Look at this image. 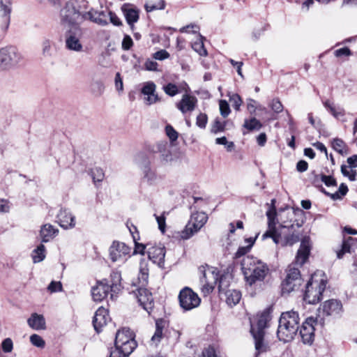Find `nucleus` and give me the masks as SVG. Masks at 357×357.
Returning a JSON list of instances; mask_svg holds the SVG:
<instances>
[{
  "mask_svg": "<svg viewBox=\"0 0 357 357\" xmlns=\"http://www.w3.org/2000/svg\"><path fill=\"white\" fill-rule=\"evenodd\" d=\"M202 276L200 278L202 292L204 296L211 293L218 284L219 292L225 291L227 288L231 280V275L228 273H220L217 268L213 267L200 268Z\"/></svg>",
  "mask_w": 357,
  "mask_h": 357,
  "instance_id": "obj_1",
  "label": "nucleus"
},
{
  "mask_svg": "<svg viewBox=\"0 0 357 357\" xmlns=\"http://www.w3.org/2000/svg\"><path fill=\"white\" fill-rule=\"evenodd\" d=\"M266 216L268 218V230L263 234L262 238H271L273 242L282 246L292 245L299 241V234L295 229H287L289 234H285L284 230H278L276 228V222L275 218L276 213L275 211H267Z\"/></svg>",
  "mask_w": 357,
  "mask_h": 357,
  "instance_id": "obj_2",
  "label": "nucleus"
},
{
  "mask_svg": "<svg viewBox=\"0 0 357 357\" xmlns=\"http://www.w3.org/2000/svg\"><path fill=\"white\" fill-rule=\"evenodd\" d=\"M241 269L245 282L250 286L258 281H262L268 271V268L264 263L250 255L243 257Z\"/></svg>",
  "mask_w": 357,
  "mask_h": 357,
  "instance_id": "obj_3",
  "label": "nucleus"
},
{
  "mask_svg": "<svg viewBox=\"0 0 357 357\" xmlns=\"http://www.w3.org/2000/svg\"><path fill=\"white\" fill-rule=\"evenodd\" d=\"M298 312L291 310L282 312L279 319L277 335L280 341L287 342L294 339L299 328Z\"/></svg>",
  "mask_w": 357,
  "mask_h": 357,
  "instance_id": "obj_4",
  "label": "nucleus"
},
{
  "mask_svg": "<svg viewBox=\"0 0 357 357\" xmlns=\"http://www.w3.org/2000/svg\"><path fill=\"white\" fill-rule=\"evenodd\" d=\"M271 310L270 308L265 309L261 313L257 314L256 324L251 323L250 332L255 340V347L257 354L266 352L268 344L264 342V329L267 323L271 319Z\"/></svg>",
  "mask_w": 357,
  "mask_h": 357,
  "instance_id": "obj_5",
  "label": "nucleus"
},
{
  "mask_svg": "<svg viewBox=\"0 0 357 357\" xmlns=\"http://www.w3.org/2000/svg\"><path fill=\"white\" fill-rule=\"evenodd\" d=\"M22 59V54L16 47L7 46L0 48V70L15 66Z\"/></svg>",
  "mask_w": 357,
  "mask_h": 357,
  "instance_id": "obj_6",
  "label": "nucleus"
},
{
  "mask_svg": "<svg viewBox=\"0 0 357 357\" xmlns=\"http://www.w3.org/2000/svg\"><path fill=\"white\" fill-rule=\"evenodd\" d=\"M326 288V282L321 280L319 282L314 281L312 278L306 284L305 291L303 296L304 301L309 304L318 303L322 296Z\"/></svg>",
  "mask_w": 357,
  "mask_h": 357,
  "instance_id": "obj_7",
  "label": "nucleus"
},
{
  "mask_svg": "<svg viewBox=\"0 0 357 357\" xmlns=\"http://www.w3.org/2000/svg\"><path fill=\"white\" fill-rule=\"evenodd\" d=\"M303 283V279L298 268L289 266L285 279L282 283V294H289L299 289Z\"/></svg>",
  "mask_w": 357,
  "mask_h": 357,
  "instance_id": "obj_8",
  "label": "nucleus"
},
{
  "mask_svg": "<svg viewBox=\"0 0 357 357\" xmlns=\"http://www.w3.org/2000/svg\"><path fill=\"white\" fill-rule=\"evenodd\" d=\"M207 215L203 212H197L192 215L185 228L181 232L183 239H188L197 232L206 222Z\"/></svg>",
  "mask_w": 357,
  "mask_h": 357,
  "instance_id": "obj_9",
  "label": "nucleus"
},
{
  "mask_svg": "<svg viewBox=\"0 0 357 357\" xmlns=\"http://www.w3.org/2000/svg\"><path fill=\"white\" fill-rule=\"evenodd\" d=\"M178 300L181 307L186 311L198 307L201 302L199 296L189 287H185L180 291Z\"/></svg>",
  "mask_w": 357,
  "mask_h": 357,
  "instance_id": "obj_10",
  "label": "nucleus"
},
{
  "mask_svg": "<svg viewBox=\"0 0 357 357\" xmlns=\"http://www.w3.org/2000/svg\"><path fill=\"white\" fill-rule=\"evenodd\" d=\"M317 323H322V319L319 320L318 318L308 317L303 323L300 328V336L304 344H312L314 337V325Z\"/></svg>",
  "mask_w": 357,
  "mask_h": 357,
  "instance_id": "obj_11",
  "label": "nucleus"
},
{
  "mask_svg": "<svg viewBox=\"0 0 357 357\" xmlns=\"http://www.w3.org/2000/svg\"><path fill=\"white\" fill-rule=\"evenodd\" d=\"M82 35V30L79 26H73L66 33V48L80 52L83 50V45L80 42V38Z\"/></svg>",
  "mask_w": 357,
  "mask_h": 357,
  "instance_id": "obj_12",
  "label": "nucleus"
},
{
  "mask_svg": "<svg viewBox=\"0 0 357 357\" xmlns=\"http://www.w3.org/2000/svg\"><path fill=\"white\" fill-rule=\"evenodd\" d=\"M319 314L317 318L320 320L325 316L337 317L339 316L342 312V305L340 301L335 299H331L325 301L321 307L318 310Z\"/></svg>",
  "mask_w": 357,
  "mask_h": 357,
  "instance_id": "obj_13",
  "label": "nucleus"
},
{
  "mask_svg": "<svg viewBox=\"0 0 357 357\" xmlns=\"http://www.w3.org/2000/svg\"><path fill=\"white\" fill-rule=\"evenodd\" d=\"M136 162L142 169L143 172V182L148 185H154L157 181L155 172L150 167V161L143 154L139 155L136 158Z\"/></svg>",
  "mask_w": 357,
  "mask_h": 357,
  "instance_id": "obj_14",
  "label": "nucleus"
},
{
  "mask_svg": "<svg viewBox=\"0 0 357 357\" xmlns=\"http://www.w3.org/2000/svg\"><path fill=\"white\" fill-rule=\"evenodd\" d=\"M294 212L289 208H282L276 213L275 222L280 224L278 230L294 229L295 225L293 222Z\"/></svg>",
  "mask_w": 357,
  "mask_h": 357,
  "instance_id": "obj_15",
  "label": "nucleus"
},
{
  "mask_svg": "<svg viewBox=\"0 0 357 357\" xmlns=\"http://www.w3.org/2000/svg\"><path fill=\"white\" fill-rule=\"evenodd\" d=\"M130 248L124 243L113 242L109 248V255L112 261H124L126 256L129 255Z\"/></svg>",
  "mask_w": 357,
  "mask_h": 357,
  "instance_id": "obj_16",
  "label": "nucleus"
},
{
  "mask_svg": "<svg viewBox=\"0 0 357 357\" xmlns=\"http://www.w3.org/2000/svg\"><path fill=\"white\" fill-rule=\"evenodd\" d=\"M80 17V13L75 8L73 3H67L64 8L61 10L62 22L68 23L71 26H78L77 21Z\"/></svg>",
  "mask_w": 357,
  "mask_h": 357,
  "instance_id": "obj_17",
  "label": "nucleus"
},
{
  "mask_svg": "<svg viewBox=\"0 0 357 357\" xmlns=\"http://www.w3.org/2000/svg\"><path fill=\"white\" fill-rule=\"evenodd\" d=\"M136 295L140 305L150 314L154 306L152 294L147 289L139 287Z\"/></svg>",
  "mask_w": 357,
  "mask_h": 357,
  "instance_id": "obj_18",
  "label": "nucleus"
},
{
  "mask_svg": "<svg viewBox=\"0 0 357 357\" xmlns=\"http://www.w3.org/2000/svg\"><path fill=\"white\" fill-rule=\"evenodd\" d=\"M137 347L135 340L117 345L114 349H112L109 357H128Z\"/></svg>",
  "mask_w": 357,
  "mask_h": 357,
  "instance_id": "obj_19",
  "label": "nucleus"
},
{
  "mask_svg": "<svg viewBox=\"0 0 357 357\" xmlns=\"http://www.w3.org/2000/svg\"><path fill=\"white\" fill-rule=\"evenodd\" d=\"M310 238L308 237L303 238L295 259L297 265L301 266L306 262L310 253Z\"/></svg>",
  "mask_w": 357,
  "mask_h": 357,
  "instance_id": "obj_20",
  "label": "nucleus"
},
{
  "mask_svg": "<svg viewBox=\"0 0 357 357\" xmlns=\"http://www.w3.org/2000/svg\"><path fill=\"white\" fill-rule=\"evenodd\" d=\"M148 257L153 263L161 266L164 264L165 248L162 244L153 245L148 248Z\"/></svg>",
  "mask_w": 357,
  "mask_h": 357,
  "instance_id": "obj_21",
  "label": "nucleus"
},
{
  "mask_svg": "<svg viewBox=\"0 0 357 357\" xmlns=\"http://www.w3.org/2000/svg\"><path fill=\"white\" fill-rule=\"evenodd\" d=\"M109 320V313L105 307H99L93 318V325L97 333H100Z\"/></svg>",
  "mask_w": 357,
  "mask_h": 357,
  "instance_id": "obj_22",
  "label": "nucleus"
},
{
  "mask_svg": "<svg viewBox=\"0 0 357 357\" xmlns=\"http://www.w3.org/2000/svg\"><path fill=\"white\" fill-rule=\"evenodd\" d=\"M110 291L109 282L107 280L99 282L91 290L93 299L95 301H101L107 296Z\"/></svg>",
  "mask_w": 357,
  "mask_h": 357,
  "instance_id": "obj_23",
  "label": "nucleus"
},
{
  "mask_svg": "<svg viewBox=\"0 0 357 357\" xmlns=\"http://www.w3.org/2000/svg\"><path fill=\"white\" fill-rule=\"evenodd\" d=\"M197 103V99L193 96L189 94H184L181 100L176 103V107L183 113L185 114L188 112H192Z\"/></svg>",
  "mask_w": 357,
  "mask_h": 357,
  "instance_id": "obj_24",
  "label": "nucleus"
},
{
  "mask_svg": "<svg viewBox=\"0 0 357 357\" xmlns=\"http://www.w3.org/2000/svg\"><path fill=\"white\" fill-rule=\"evenodd\" d=\"M121 10L125 15L127 23L130 26L131 29H133L134 23L137 22L139 20L138 10L129 3H124L121 7Z\"/></svg>",
  "mask_w": 357,
  "mask_h": 357,
  "instance_id": "obj_25",
  "label": "nucleus"
},
{
  "mask_svg": "<svg viewBox=\"0 0 357 357\" xmlns=\"http://www.w3.org/2000/svg\"><path fill=\"white\" fill-rule=\"evenodd\" d=\"M156 85L153 82H145L142 89V93L147 96L146 98V104L151 105L159 100L157 93H155Z\"/></svg>",
  "mask_w": 357,
  "mask_h": 357,
  "instance_id": "obj_26",
  "label": "nucleus"
},
{
  "mask_svg": "<svg viewBox=\"0 0 357 357\" xmlns=\"http://www.w3.org/2000/svg\"><path fill=\"white\" fill-rule=\"evenodd\" d=\"M60 226L64 229L74 227L75 225V216L66 209H61L57 215Z\"/></svg>",
  "mask_w": 357,
  "mask_h": 357,
  "instance_id": "obj_27",
  "label": "nucleus"
},
{
  "mask_svg": "<svg viewBox=\"0 0 357 357\" xmlns=\"http://www.w3.org/2000/svg\"><path fill=\"white\" fill-rule=\"evenodd\" d=\"M135 340V334L130 328H123L116 333L114 346L122 345Z\"/></svg>",
  "mask_w": 357,
  "mask_h": 357,
  "instance_id": "obj_28",
  "label": "nucleus"
},
{
  "mask_svg": "<svg viewBox=\"0 0 357 357\" xmlns=\"http://www.w3.org/2000/svg\"><path fill=\"white\" fill-rule=\"evenodd\" d=\"M27 324L30 328L36 331L46 328V321L44 316L38 313H32L27 319Z\"/></svg>",
  "mask_w": 357,
  "mask_h": 357,
  "instance_id": "obj_29",
  "label": "nucleus"
},
{
  "mask_svg": "<svg viewBox=\"0 0 357 357\" xmlns=\"http://www.w3.org/2000/svg\"><path fill=\"white\" fill-rule=\"evenodd\" d=\"M0 8L1 14V29L3 33H5L8 29L10 20V12L11 7L10 6H8L3 3V1H0Z\"/></svg>",
  "mask_w": 357,
  "mask_h": 357,
  "instance_id": "obj_30",
  "label": "nucleus"
},
{
  "mask_svg": "<svg viewBox=\"0 0 357 357\" xmlns=\"http://www.w3.org/2000/svg\"><path fill=\"white\" fill-rule=\"evenodd\" d=\"M220 294L225 295L226 303L231 307L238 303L241 298V292L236 289H227L225 288V290L222 291Z\"/></svg>",
  "mask_w": 357,
  "mask_h": 357,
  "instance_id": "obj_31",
  "label": "nucleus"
},
{
  "mask_svg": "<svg viewBox=\"0 0 357 357\" xmlns=\"http://www.w3.org/2000/svg\"><path fill=\"white\" fill-rule=\"evenodd\" d=\"M167 326L166 320L158 319L155 321V331L151 339L153 344L157 345L163 337V329Z\"/></svg>",
  "mask_w": 357,
  "mask_h": 357,
  "instance_id": "obj_32",
  "label": "nucleus"
},
{
  "mask_svg": "<svg viewBox=\"0 0 357 357\" xmlns=\"http://www.w3.org/2000/svg\"><path fill=\"white\" fill-rule=\"evenodd\" d=\"M59 232L58 229H55L52 225L46 224L43 225L40 231V236L42 242L47 243L56 236Z\"/></svg>",
  "mask_w": 357,
  "mask_h": 357,
  "instance_id": "obj_33",
  "label": "nucleus"
},
{
  "mask_svg": "<svg viewBox=\"0 0 357 357\" xmlns=\"http://www.w3.org/2000/svg\"><path fill=\"white\" fill-rule=\"evenodd\" d=\"M357 243V238L353 237H349L347 239L343 241L342 248L337 252V257L339 259L343 257L344 255L347 252L351 253L354 252V246Z\"/></svg>",
  "mask_w": 357,
  "mask_h": 357,
  "instance_id": "obj_34",
  "label": "nucleus"
},
{
  "mask_svg": "<svg viewBox=\"0 0 357 357\" xmlns=\"http://www.w3.org/2000/svg\"><path fill=\"white\" fill-rule=\"evenodd\" d=\"M86 15L89 20L99 25L105 26L108 24L105 19L106 15L104 11H97L91 9Z\"/></svg>",
  "mask_w": 357,
  "mask_h": 357,
  "instance_id": "obj_35",
  "label": "nucleus"
},
{
  "mask_svg": "<svg viewBox=\"0 0 357 357\" xmlns=\"http://www.w3.org/2000/svg\"><path fill=\"white\" fill-rule=\"evenodd\" d=\"M109 289L111 292L118 293L121 289V275L119 271H113L110 275Z\"/></svg>",
  "mask_w": 357,
  "mask_h": 357,
  "instance_id": "obj_36",
  "label": "nucleus"
},
{
  "mask_svg": "<svg viewBox=\"0 0 357 357\" xmlns=\"http://www.w3.org/2000/svg\"><path fill=\"white\" fill-rule=\"evenodd\" d=\"M128 228H129L130 233L132 234L133 241L135 242L134 253L144 255V250L146 248V245H144L142 243H139L137 242V241L139 240V234L137 231V227L134 225H132V228L129 227H128Z\"/></svg>",
  "mask_w": 357,
  "mask_h": 357,
  "instance_id": "obj_37",
  "label": "nucleus"
},
{
  "mask_svg": "<svg viewBox=\"0 0 357 357\" xmlns=\"http://www.w3.org/2000/svg\"><path fill=\"white\" fill-rule=\"evenodd\" d=\"M162 89L167 95L171 97H173L179 93L181 89L187 91V89L185 87H183L182 86H178L173 83H168L167 84L164 85Z\"/></svg>",
  "mask_w": 357,
  "mask_h": 357,
  "instance_id": "obj_38",
  "label": "nucleus"
},
{
  "mask_svg": "<svg viewBox=\"0 0 357 357\" xmlns=\"http://www.w3.org/2000/svg\"><path fill=\"white\" fill-rule=\"evenodd\" d=\"M32 259L33 263H39L45 258V247L40 244L32 252Z\"/></svg>",
  "mask_w": 357,
  "mask_h": 357,
  "instance_id": "obj_39",
  "label": "nucleus"
},
{
  "mask_svg": "<svg viewBox=\"0 0 357 357\" xmlns=\"http://www.w3.org/2000/svg\"><path fill=\"white\" fill-rule=\"evenodd\" d=\"M333 149L341 155L347 153V146L346 143L340 138H335L332 141Z\"/></svg>",
  "mask_w": 357,
  "mask_h": 357,
  "instance_id": "obj_40",
  "label": "nucleus"
},
{
  "mask_svg": "<svg viewBox=\"0 0 357 357\" xmlns=\"http://www.w3.org/2000/svg\"><path fill=\"white\" fill-rule=\"evenodd\" d=\"M145 10L146 12H152L155 10H163L165 7V0H158L157 3H154L151 0H149L146 2Z\"/></svg>",
  "mask_w": 357,
  "mask_h": 357,
  "instance_id": "obj_41",
  "label": "nucleus"
},
{
  "mask_svg": "<svg viewBox=\"0 0 357 357\" xmlns=\"http://www.w3.org/2000/svg\"><path fill=\"white\" fill-rule=\"evenodd\" d=\"M243 127L250 131L257 130H259L261 128V123L256 118L253 117L250 119H245L243 123Z\"/></svg>",
  "mask_w": 357,
  "mask_h": 357,
  "instance_id": "obj_42",
  "label": "nucleus"
},
{
  "mask_svg": "<svg viewBox=\"0 0 357 357\" xmlns=\"http://www.w3.org/2000/svg\"><path fill=\"white\" fill-rule=\"evenodd\" d=\"M148 278H149V270L148 268L144 267H140L139 273L138 276L139 283L140 284L141 287H142L145 286L148 282Z\"/></svg>",
  "mask_w": 357,
  "mask_h": 357,
  "instance_id": "obj_43",
  "label": "nucleus"
},
{
  "mask_svg": "<svg viewBox=\"0 0 357 357\" xmlns=\"http://www.w3.org/2000/svg\"><path fill=\"white\" fill-rule=\"evenodd\" d=\"M229 102H231L232 107L236 111L240 110V107L243 103V100L240 96L237 93L229 94Z\"/></svg>",
  "mask_w": 357,
  "mask_h": 357,
  "instance_id": "obj_44",
  "label": "nucleus"
},
{
  "mask_svg": "<svg viewBox=\"0 0 357 357\" xmlns=\"http://www.w3.org/2000/svg\"><path fill=\"white\" fill-rule=\"evenodd\" d=\"M91 176L94 182H100L104 178V172L101 168L95 167L91 170Z\"/></svg>",
  "mask_w": 357,
  "mask_h": 357,
  "instance_id": "obj_45",
  "label": "nucleus"
},
{
  "mask_svg": "<svg viewBox=\"0 0 357 357\" xmlns=\"http://www.w3.org/2000/svg\"><path fill=\"white\" fill-rule=\"evenodd\" d=\"M30 342L33 345L39 348H43L45 345L43 339L37 334H33L30 336Z\"/></svg>",
  "mask_w": 357,
  "mask_h": 357,
  "instance_id": "obj_46",
  "label": "nucleus"
},
{
  "mask_svg": "<svg viewBox=\"0 0 357 357\" xmlns=\"http://www.w3.org/2000/svg\"><path fill=\"white\" fill-rule=\"evenodd\" d=\"M220 112L223 117H227L230 113V108L228 102L225 100L219 101Z\"/></svg>",
  "mask_w": 357,
  "mask_h": 357,
  "instance_id": "obj_47",
  "label": "nucleus"
},
{
  "mask_svg": "<svg viewBox=\"0 0 357 357\" xmlns=\"http://www.w3.org/2000/svg\"><path fill=\"white\" fill-rule=\"evenodd\" d=\"M52 42L50 40H45L42 43V54L44 56H51Z\"/></svg>",
  "mask_w": 357,
  "mask_h": 357,
  "instance_id": "obj_48",
  "label": "nucleus"
},
{
  "mask_svg": "<svg viewBox=\"0 0 357 357\" xmlns=\"http://www.w3.org/2000/svg\"><path fill=\"white\" fill-rule=\"evenodd\" d=\"M225 123L222 122L218 119H215L211 127V132L216 134L220 132H223L225 130Z\"/></svg>",
  "mask_w": 357,
  "mask_h": 357,
  "instance_id": "obj_49",
  "label": "nucleus"
},
{
  "mask_svg": "<svg viewBox=\"0 0 357 357\" xmlns=\"http://www.w3.org/2000/svg\"><path fill=\"white\" fill-rule=\"evenodd\" d=\"M104 88V84L100 81H96L91 84V90L96 95H101Z\"/></svg>",
  "mask_w": 357,
  "mask_h": 357,
  "instance_id": "obj_50",
  "label": "nucleus"
},
{
  "mask_svg": "<svg viewBox=\"0 0 357 357\" xmlns=\"http://www.w3.org/2000/svg\"><path fill=\"white\" fill-rule=\"evenodd\" d=\"M165 132L171 142H174L178 139V134L172 126L167 125L165 127Z\"/></svg>",
  "mask_w": 357,
  "mask_h": 357,
  "instance_id": "obj_51",
  "label": "nucleus"
},
{
  "mask_svg": "<svg viewBox=\"0 0 357 357\" xmlns=\"http://www.w3.org/2000/svg\"><path fill=\"white\" fill-rule=\"evenodd\" d=\"M208 117L206 114L200 113L196 119V125L200 128H205L207 124Z\"/></svg>",
  "mask_w": 357,
  "mask_h": 357,
  "instance_id": "obj_52",
  "label": "nucleus"
},
{
  "mask_svg": "<svg viewBox=\"0 0 357 357\" xmlns=\"http://www.w3.org/2000/svg\"><path fill=\"white\" fill-rule=\"evenodd\" d=\"M2 350L6 353L11 352L13 348V341L10 338H6L1 343Z\"/></svg>",
  "mask_w": 357,
  "mask_h": 357,
  "instance_id": "obj_53",
  "label": "nucleus"
},
{
  "mask_svg": "<svg viewBox=\"0 0 357 357\" xmlns=\"http://www.w3.org/2000/svg\"><path fill=\"white\" fill-rule=\"evenodd\" d=\"M192 48L201 56L207 55V52L204 48L203 42H197L192 45Z\"/></svg>",
  "mask_w": 357,
  "mask_h": 357,
  "instance_id": "obj_54",
  "label": "nucleus"
},
{
  "mask_svg": "<svg viewBox=\"0 0 357 357\" xmlns=\"http://www.w3.org/2000/svg\"><path fill=\"white\" fill-rule=\"evenodd\" d=\"M321 181L324 182L327 186H335L337 182L335 179L331 176H326L324 174L321 175Z\"/></svg>",
  "mask_w": 357,
  "mask_h": 357,
  "instance_id": "obj_55",
  "label": "nucleus"
},
{
  "mask_svg": "<svg viewBox=\"0 0 357 357\" xmlns=\"http://www.w3.org/2000/svg\"><path fill=\"white\" fill-rule=\"evenodd\" d=\"M158 66V63L151 59H147L144 63V68L149 71H157Z\"/></svg>",
  "mask_w": 357,
  "mask_h": 357,
  "instance_id": "obj_56",
  "label": "nucleus"
},
{
  "mask_svg": "<svg viewBox=\"0 0 357 357\" xmlns=\"http://www.w3.org/2000/svg\"><path fill=\"white\" fill-rule=\"evenodd\" d=\"M133 45V41L131 37L126 35L122 41V49L124 50H129Z\"/></svg>",
  "mask_w": 357,
  "mask_h": 357,
  "instance_id": "obj_57",
  "label": "nucleus"
},
{
  "mask_svg": "<svg viewBox=\"0 0 357 357\" xmlns=\"http://www.w3.org/2000/svg\"><path fill=\"white\" fill-rule=\"evenodd\" d=\"M334 54L336 57L349 56L351 54V52L348 47H345L335 50Z\"/></svg>",
  "mask_w": 357,
  "mask_h": 357,
  "instance_id": "obj_58",
  "label": "nucleus"
},
{
  "mask_svg": "<svg viewBox=\"0 0 357 357\" xmlns=\"http://www.w3.org/2000/svg\"><path fill=\"white\" fill-rule=\"evenodd\" d=\"M169 56V54L165 50H161L153 54V58L156 60H164Z\"/></svg>",
  "mask_w": 357,
  "mask_h": 357,
  "instance_id": "obj_59",
  "label": "nucleus"
},
{
  "mask_svg": "<svg viewBox=\"0 0 357 357\" xmlns=\"http://www.w3.org/2000/svg\"><path fill=\"white\" fill-rule=\"evenodd\" d=\"M47 289L51 292H56L62 290V284L60 282L52 281L49 284Z\"/></svg>",
  "mask_w": 357,
  "mask_h": 357,
  "instance_id": "obj_60",
  "label": "nucleus"
},
{
  "mask_svg": "<svg viewBox=\"0 0 357 357\" xmlns=\"http://www.w3.org/2000/svg\"><path fill=\"white\" fill-rule=\"evenodd\" d=\"M271 107L276 113H280L283 109V106L278 100H273Z\"/></svg>",
  "mask_w": 357,
  "mask_h": 357,
  "instance_id": "obj_61",
  "label": "nucleus"
},
{
  "mask_svg": "<svg viewBox=\"0 0 357 357\" xmlns=\"http://www.w3.org/2000/svg\"><path fill=\"white\" fill-rule=\"evenodd\" d=\"M155 219L157 220V222L158 224V228L159 229L164 233L165 231V217L162 215L158 216L155 215Z\"/></svg>",
  "mask_w": 357,
  "mask_h": 357,
  "instance_id": "obj_62",
  "label": "nucleus"
},
{
  "mask_svg": "<svg viewBox=\"0 0 357 357\" xmlns=\"http://www.w3.org/2000/svg\"><path fill=\"white\" fill-rule=\"evenodd\" d=\"M109 16L111 23H112L114 26H119L122 25L121 20L118 17V16L114 13L109 11Z\"/></svg>",
  "mask_w": 357,
  "mask_h": 357,
  "instance_id": "obj_63",
  "label": "nucleus"
},
{
  "mask_svg": "<svg viewBox=\"0 0 357 357\" xmlns=\"http://www.w3.org/2000/svg\"><path fill=\"white\" fill-rule=\"evenodd\" d=\"M202 356L203 357H218L214 348L212 347L204 349L202 352Z\"/></svg>",
  "mask_w": 357,
  "mask_h": 357,
  "instance_id": "obj_64",
  "label": "nucleus"
}]
</instances>
